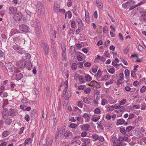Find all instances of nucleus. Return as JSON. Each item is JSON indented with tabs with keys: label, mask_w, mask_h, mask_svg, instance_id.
I'll list each match as a JSON object with an SVG mask.
<instances>
[{
	"label": "nucleus",
	"mask_w": 146,
	"mask_h": 146,
	"mask_svg": "<svg viewBox=\"0 0 146 146\" xmlns=\"http://www.w3.org/2000/svg\"><path fill=\"white\" fill-rule=\"evenodd\" d=\"M36 7V13L38 15L41 16L44 14V8L40 2H38L37 3Z\"/></svg>",
	"instance_id": "nucleus-1"
},
{
	"label": "nucleus",
	"mask_w": 146,
	"mask_h": 146,
	"mask_svg": "<svg viewBox=\"0 0 146 146\" xmlns=\"http://www.w3.org/2000/svg\"><path fill=\"white\" fill-rule=\"evenodd\" d=\"M22 14L20 12H17L13 16V19L16 21H20L23 17Z\"/></svg>",
	"instance_id": "nucleus-2"
},
{
	"label": "nucleus",
	"mask_w": 146,
	"mask_h": 146,
	"mask_svg": "<svg viewBox=\"0 0 146 146\" xmlns=\"http://www.w3.org/2000/svg\"><path fill=\"white\" fill-rule=\"evenodd\" d=\"M88 85L93 87L98 88L100 87V85L98 82L95 80H93L90 82Z\"/></svg>",
	"instance_id": "nucleus-3"
},
{
	"label": "nucleus",
	"mask_w": 146,
	"mask_h": 146,
	"mask_svg": "<svg viewBox=\"0 0 146 146\" xmlns=\"http://www.w3.org/2000/svg\"><path fill=\"white\" fill-rule=\"evenodd\" d=\"M29 27L26 25L22 24L19 26V29L21 31L27 32L29 31Z\"/></svg>",
	"instance_id": "nucleus-4"
},
{
	"label": "nucleus",
	"mask_w": 146,
	"mask_h": 146,
	"mask_svg": "<svg viewBox=\"0 0 146 146\" xmlns=\"http://www.w3.org/2000/svg\"><path fill=\"white\" fill-rule=\"evenodd\" d=\"M17 12V9L16 7H11L9 8L8 13L11 15H14Z\"/></svg>",
	"instance_id": "nucleus-5"
},
{
	"label": "nucleus",
	"mask_w": 146,
	"mask_h": 146,
	"mask_svg": "<svg viewBox=\"0 0 146 146\" xmlns=\"http://www.w3.org/2000/svg\"><path fill=\"white\" fill-rule=\"evenodd\" d=\"M80 138V137L79 136H77L75 137L73 140L72 141V143L74 144H76L80 145L81 144Z\"/></svg>",
	"instance_id": "nucleus-6"
},
{
	"label": "nucleus",
	"mask_w": 146,
	"mask_h": 146,
	"mask_svg": "<svg viewBox=\"0 0 146 146\" xmlns=\"http://www.w3.org/2000/svg\"><path fill=\"white\" fill-rule=\"evenodd\" d=\"M42 46L44 54L46 55L47 54L49 50V46L46 43H43L42 44Z\"/></svg>",
	"instance_id": "nucleus-7"
},
{
	"label": "nucleus",
	"mask_w": 146,
	"mask_h": 146,
	"mask_svg": "<svg viewBox=\"0 0 146 146\" xmlns=\"http://www.w3.org/2000/svg\"><path fill=\"white\" fill-rule=\"evenodd\" d=\"M124 79V74L123 73H120L119 76V79L117 81V84L119 85L121 84Z\"/></svg>",
	"instance_id": "nucleus-8"
},
{
	"label": "nucleus",
	"mask_w": 146,
	"mask_h": 146,
	"mask_svg": "<svg viewBox=\"0 0 146 146\" xmlns=\"http://www.w3.org/2000/svg\"><path fill=\"white\" fill-rule=\"evenodd\" d=\"M33 25L35 29L40 27L39 21L38 19H35L34 21Z\"/></svg>",
	"instance_id": "nucleus-9"
},
{
	"label": "nucleus",
	"mask_w": 146,
	"mask_h": 146,
	"mask_svg": "<svg viewBox=\"0 0 146 146\" xmlns=\"http://www.w3.org/2000/svg\"><path fill=\"white\" fill-rule=\"evenodd\" d=\"M17 114V112L15 110L11 109L9 110V115L11 116H15Z\"/></svg>",
	"instance_id": "nucleus-10"
},
{
	"label": "nucleus",
	"mask_w": 146,
	"mask_h": 146,
	"mask_svg": "<svg viewBox=\"0 0 146 146\" xmlns=\"http://www.w3.org/2000/svg\"><path fill=\"white\" fill-rule=\"evenodd\" d=\"M100 118V115H93L92 117L91 120L94 122H97Z\"/></svg>",
	"instance_id": "nucleus-11"
},
{
	"label": "nucleus",
	"mask_w": 146,
	"mask_h": 146,
	"mask_svg": "<svg viewBox=\"0 0 146 146\" xmlns=\"http://www.w3.org/2000/svg\"><path fill=\"white\" fill-rule=\"evenodd\" d=\"M85 19L86 23L89 24L90 23L89 13L88 11H85Z\"/></svg>",
	"instance_id": "nucleus-12"
},
{
	"label": "nucleus",
	"mask_w": 146,
	"mask_h": 146,
	"mask_svg": "<svg viewBox=\"0 0 146 146\" xmlns=\"http://www.w3.org/2000/svg\"><path fill=\"white\" fill-rule=\"evenodd\" d=\"M90 115L88 113H85L83 115V117L85 119V121L86 122H88L90 120Z\"/></svg>",
	"instance_id": "nucleus-13"
},
{
	"label": "nucleus",
	"mask_w": 146,
	"mask_h": 146,
	"mask_svg": "<svg viewBox=\"0 0 146 146\" xmlns=\"http://www.w3.org/2000/svg\"><path fill=\"white\" fill-rule=\"evenodd\" d=\"M8 113V110L7 109H4L3 112L2 113V117L3 119H5L7 117V114Z\"/></svg>",
	"instance_id": "nucleus-14"
},
{
	"label": "nucleus",
	"mask_w": 146,
	"mask_h": 146,
	"mask_svg": "<svg viewBox=\"0 0 146 146\" xmlns=\"http://www.w3.org/2000/svg\"><path fill=\"white\" fill-rule=\"evenodd\" d=\"M23 77V74L21 73L18 72L15 75V79L17 80H19L22 78Z\"/></svg>",
	"instance_id": "nucleus-15"
},
{
	"label": "nucleus",
	"mask_w": 146,
	"mask_h": 146,
	"mask_svg": "<svg viewBox=\"0 0 146 146\" xmlns=\"http://www.w3.org/2000/svg\"><path fill=\"white\" fill-rule=\"evenodd\" d=\"M111 142L113 143V146H115L117 145V139L115 136H113L111 140Z\"/></svg>",
	"instance_id": "nucleus-16"
},
{
	"label": "nucleus",
	"mask_w": 146,
	"mask_h": 146,
	"mask_svg": "<svg viewBox=\"0 0 146 146\" xmlns=\"http://www.w3.org/2000/svg\"><path fill=\"white\" fill-rule=\"evenodd\" d=\"M76 21L78 24L79 26L80 27L84 26V24L82 22V20L79 17H78L76 19Z\"/></svg>",
	"instance_id": "nucleus-17"
},
{
	"label": "nucleus",
	"mask_w": 146,
	"mask_h": 146,
	"mask_svg": "<svg viewBox=\"0 0 146 146\" xmlns=\"http://www.w3.org/2000/svg\"><path fill=\"white\" fill-rule=\"evenodd\" d=\"M80 127L82 129L84 130H88L90 127L89 125L88 124H84Z\"/></svg>",
	"instance_id": "nucleus-18"
},
{
	"label": "nucleus",
	"mask_w": 146,
	"mask_h": 146,
	"mask_svg": "<svg viewBox=\"0 0 146 146\" xmlns=\"http://www.w3.org/2000/svg\"><path fill=\"white\" fill-rule=\"evenodd\" d=\"M36 35L37 36H39L42 34V31L41 29V27L35 28Z\"/></svg>",
	"instance_id": "nucleus-19"
},
{
	"label": "nucleus",
	"mask_w": 146,
	"mask_h": 146,
	"mask_svg": "<svg viewBox=\"0 0 146 146\" xmlns=\"http://www.w3.org/2000/svg\"><path fill=\"white\" fill-rule=\"evenodd\" d=\"M31 16L29 14H26L23 16V20L24 21H29L30 20Z\"/></svg>",
	"instance_id": "nucleus-20"
},
{
	"label": "nucleus",
	"mask_w": 146,
	"mask_h": 146,
	"mask_svg": "<svg viewBox=\"0 0 146 146\" xmlns=\"http://www.w3.org/2000/svg\"><path fill=\"white\" fill-rule=\"evenodd\" d=\"M72 133L68 130L66 131L64 133V135L65 138H66L70 136H72Z\"/></svg>",
	"instance_id": "nucleus-21"
},
{
	"label": "nucleus",
	"mask_w": 146,
	"mask_h": 146,
	"mask_svg": "<svg viewBox=\"0 0 146 146\" xmlns=\"http://www.w3.org/2000/svg\"><path fill=\"white\" fill-rule=\"evenodd\" d=\"M54 9L55 12L58 13L60 10L59 6L54 3Z\"/></svg>",
	"instance_id": "nucleus-22"
},
{
	"label": "nucleus",
	"mask_w": 146,
	"mask_h": 146,
	"mask_svg": "<svg viewBox=\"0 0 146 146\" xmlns=\"http://www.w3.org/2000/svg\"><path fill=\"white\" fill-rule=\"evenodd\" d=\"M84 78L86 80L87 82L90 81L92 79V77L90 75L88 74H86Z\"/></svg>",
	"instance_id": "nucleus-23"
},
{
	"label": "nucleus",
	"mask_w": 146,
	"mask_h": 146,
	"mask_svg": "<svg viewBox=\"0 0 146 146\" xmlns=\"http://www.w3.org/2000/svg\"><path fill=\"white\" fill-rule=\"evenodd\" d=\"M32 142V140L30 138H27L25 140L24 144L25 146H26L28 144H31Z\"/></svg>",
	"instance_id": "nucleus-24"
},
{
	"label": "nucleus",
	"mask_w": 146,
	"mask_h": 146,
	"mask_svg": "<svg viewBox=\"0 0 146 146\" xmlns=\"http://www.w3.org/2000/svg\"><path fill=\"white\" fill-rule=\"evenodd\" d=\"M104 126L107 129L112 127V124L111 122L106 123L105 124Z\"/></svg>",
	"instance_id": "nucleus-25"
},
{
	"label": "nucleus",
	"mask_w": 146,
	"mask_h": 146,
	"mask_svg": "<svg viewBox=\"0 0 146 146\" xmlns=\"http://www.w3.org/2000/svg\"><path fill=\"white\" fill-rule=\"evenodd\" d=\"M94 113L100 115L102 113L100 109L98 108H96L94 110Z\"/></svg>",
	"instance_id": "nucleus-26"
},
{
	"label": "nucleus",
	"mask_w": 146,
	"mask_h": 146,
	"mask_svg": "<svg viewBox=\"0 0 146 146\" xmlns=\"http://www.w3.org/2000/svg\"><path fill=\"white\" fill-rule=\"evenodd\" d=\"M125 120L123 119H119L117 120V125H121L123 124Z\"/></svg>",
	"instance_id": "nucleus-27"
},
{
	"label": "nucleus",
	"mask_w": 146,
	"mask_h": 146,
	"mask_svg": "<svg viewBox=\"0 0 146 146\" xmlns=\"http://www.w3.org/2000/svg\"><path fill=\"white\" fill-rule=\"evenodd\" d=\"M83 102L86 104H90L91 103L90 100L87 97L84 98L83 99Z\"/></svg>",
	"instance_id": "nucleus-28"
},
{
	"label": "nucleus",
	"mask_w": 146,
	"mask_h": 146,
	"mask_svg": "<svg viewBox=\"0 0 146 146\" xmlns=\"http://www.w3.org/2000/svg\"><path fill=\"white\" fill-rule=\"evenodd\" d=\"M78 80L79 82L81 84L85 83V81L83 76H80Z\"/></svg>",
	"instance_id": "nucleus-29"
},
{
	"label": "nucleus",
	"mask_w": 146,
	"mask_h": 146,
	"mask_svg": "<svg viewBox=\"0 0 146 146\" xmlns=\"http://www.w3.org/2000/svg\"><path fill=\"white\" fill-rule=\"evenodd\" d=\"M7 70L8 71L10 72L13 71V66L10 64L8 65L6 68Z\"/></svg>",
	"instance_id": "nucleus-30"
},
{
	"label": "nucleus",
	"mask_w": 146,
	"mask_h": 146,
	"mask_svg": "<svg viewBox=\"0 0 146 146\" xmlns=\"http://www.w3.org/2000/svg\"><path fill=\"white\" fill-rule=\"evenodd\" d=\"M91 91V90L89 87H88L84 90V92L86 94H89Z\"/></svg>",
	"instance_id": "nucleus-31"
},
{
	"label": "nucleus",
	"mask_w": 146,
	"mask_h": 146,
	"mask_svg": "<svg viewBox=\"0 0 146 146\" xmlns=\"http://www.w3.org/2000/svg\"><path fill=\"white\" fill-rule=\"evenodd\" d=\"M108 104V101L104 98L102 99L101 101V104L102 106H105L106 104Z\"/></svg>",
	"instance_id": "nucleus-32"
},
{
	"label": "nucleus",
	"mask_w": 146,
	"mask_h": 146,
	"mask_svg": "<svg viewBox=\"0 0 146 146\" xmlns=\"http://www.w3.org/2000/svg\"><path fill=\"white\" fill-rule=\"evenodd\" d=\"M0 93L1 95V96L2 97L6 98L7 96V93L6 92L1 91L0 92Z\"/></svg>",
	"instance_id": "nucleus-33"
},
{
	"label": "nucleus",
	"mask_w": 146,
	"mask_h": 146,
	"mask_svg": "<svg viewBox=\"0 0 146 146\" xmlns=\"http://www.w3.org/2000/svg\"><path fill=\"white\" fill-rule=\"evenodd\" d=\"M98 135L97 134H94V135H93L92 136V138H93V139H94V140L93 141H96L98 140Z\"/></svg>",
	"instance_id": "nucleus-34"
},
{
	"label": "nucleus",
	"mask_w": 146,
	"mask_h": 146,
	"mask_svg": "<svg viewBox=\"0 0 146 146\" xmlns=\"http://www.w3.org/2000/svg\"><path fill=\"white\" fill-rule=\"evenodd\" d=\"M96 4L97 6L100 8H101L102 7V4L99 1H96Z\"/></svg>",
	"instance_id": "nucleus-35"
},
{
	"label": "nucleus",
	"mask_w": 146,
	"mask_h": 146,
	"mask_svg": "<svg viewBox=\"0 0 146 146\" xmlns=\"http://www.w3.org/2000/svg\"><path fill=\"white\" fill-rule=\"evenodd\" d=\"M127 3H128L129 4V6H131L134 5L135 3V2L134 1L130 0L127 1Z\"/></svg>",
	"instance_id": "nucleus-36"
},
{
	"label": "nucleus",
	"mask_w": 146,
	"mask_h": 146,
	"mask_svg": "<svg viewBox=\"0 0 146 146\" xmlns=\"http://www.w3.org/2000/svg\"><path fill=\"white\" fill-rule=\"evenodd\" d=\"M13 49L15 50L18 52L20 49V46L17 45H15L13 46Z\"/></svg>",
	"instance_id": "nucleus-37"
},
{
	"label": "nucleus",
	"mask_w": 146,
	"mask_h": 146,
	"mask_svg": "<svg viewBox=\"0 0 146 146\" xmlns=\"http://www.w3.org/2000/svg\"><path fill=\"white\" fill-rule=\"evenodd\" d=\"M114 105H112L111 106H108L107 108V109L109 111H112L114 110Z\"/></svg>",
	"instance_id": "nucleus-38"
},
{
	"label": "nucleus",
	"mask_w": 146,
	"mask_h": 146,
	"mask_svg": "<svg viewBox=\"0 0 146 146\" xmlns=\"http://www.w3.org/2000/svg\"><path fill=\"white\" fill-rule=\"evenodd\" d=\"M133 127L132 126H129L126 128V131L127 132H129L131 130L133 129Z\"/></svg>",
	"instance_id": "nucleus-39"
},
{
	"label": "nucleus",
	"mask_w": 146,
	"mask_h": 146,
	"mask_svg": "<svg viewBox=\"0 0 146 146\" xmlns=\"http://www.w3.org/2000/svg\"><path fill=\"white\" fill-rule=\"evenodd\" d=\"M9 134V132L8 131H4L2 134L3 137H6Z\"/></svg>",
	"instance_id": "nucleus-40"
},
{
	"label": "nucleus",
	"mask_w": 146,
	"mask_h": 146,
	"mask_svg": "<svg viewBox=\"0 0 146 146\" xmlns=\"http://www.w3.org/2000/svg\"><path fill=\"white\" fill-rule=\"evenodd\" d=\"M124 73L126 76H128L129 75L130 72L128 70L126 69L124 71Z\"/></svg>",
	"instance_id": "nucleus-41"
},
{
	"label": "nucleus",
	"mask_w": 146,
	"mask_h": 146,
	"mask_svg": "<svg viewBox=\"0 0 146 146\" xmlns=\"http://www.w3.org/2000/svg\"><path fill=\"white\" fill-rule=\"evenodd\" d=\"M71 26L72 28H74L76 27V23L74 21H71Z\"/></svg>",
	"instance_id": "nucleus-42"
},
{
	"label": "nucleus",
	"mask_w": 146,
	"mask_h": 146,
	"mask_svg": "<svg viewBox=\"0 0 146 146\" xmlns=\"http://www.w3.org/2000/svg\"><path fill=\"white\" fill-rule=\"evenodd\" d=\"M71 67L73 70H76L77 68L76 64L75 63H73L72 64Z\"/></svg>",
	"instance_id": "nucleus-43"
},
{
	"label": "nucleus",
	"mask_w": 146,
	"mask_h": 146,
	"mask_svg": "<svg viewBox=\"0 0 146 146\" xmlns=\"http://www.w3.org/2000/svg\"><path fill=\"white\" fill-rule=\"evenodd\" d=\"M77 126V124L74 123H72L69 125V127L72 128H75Z\"/></svg>",
	"instance_id": "nucleus-44"
},
{
	"label": "nucleus",
	"mask_w": 146,
	"mask_h": 146,
	"mask_svg": "<svg viewBox=\"0 0 146 146\" xmlns=\"http://www.w3.org/2000/svg\"><path fill=\"white\" fill-rule=\"evenodd\" d=\"M108 71L110 73L112 74H114L115 71L114 69L113 68L109 69L108 70Z\"/></svg>",
	"instance_id": "nucleus-45"
},
{
	"label": "nucleus",
	"mask_w": 146,
	"mask_h": 146,
	"mask_svg": "<svg viewBox=\"0 0 146 146\" xmlns=\"http://www.w3.org/2000/svg\"><path fill=\"white\" fill-rule=\"evenodd\" d=\"M66 14L68 15V18H70L72 17V14L70 11H68L66 12Z\"/></svg>",
	"instance_id": "nucleus-46"
},
{
	"label": "nucleus",
	"mask_w": 146,
	"mask_h": 146,
	"mask_svg": "<svg viewBox=\"0 0 146 146\" xmlns=\"http://www.w3.org/2000/svg\"><path fill=\"white\" fill-rule=\"evenodd\" d=\"M60 131V129H57V132L55 134V138L56 139H58V137L59 134V133Z\"/></svg>",
	"instance_id": "nucleus-47"
},
{
	"label": "nucleus",
	"mask_w": 146,
	"mask_h": 146,
	"mask_svg": "<svg viewBox=\"0 0 146 146\" xmlns=\"http://www.w3.org/2000/svg\"><path fill=\"white\" fill-rule=\"evenodd\" d=\"M88 133L87 132L84 131L82 132L81 134V137H85L87 135Z\"/></svg>",
	"instance_id": "nucleus-48"
},
{
	"label": "nucleus",
	"mask_w": 146,
	"mask_h": 146,
	"mask_svg": "<svg viewBox=\"0 0 146 146\" xmlns=\"http://www.w3.org/2000/svg\"><path fill=\"white\" fill-rule=\"evenodd\" d=\"M69 102V98L68 97L67 98H66L65 100L64 103V105L66 106L67 105V104Z\"/></svg>",
	"instance_id": "nucleus-49"
},
{
	"label": "nucleus",
	"mask_w": 146,
	"mask_h": 146,
	"mask_svg": "<svg viewBox=\"0 0 146 146\" xmlns=\"http://www.w3.org/2000/svg\"><path fill=\"white\" fill-rule=\"evenodd\" d=\"M126 101V99H123L119 102V104L121 105H123L125 104Z\"/></svg>",
	"instance_id": "nucleus-50"
},
{
	"label": "nucleus",
	"mask_w": 146,
	"mask_h": 146,
	"mask_svg": "<svg viewBox=\"0 0 146 146\" xmlns=\"http://www.w3.org/2000/svg\"><path fill=\"white\" fill-rule=\"evenodd\" d=\"M113 83V80L112 79H110L109 81L106 83L105 84L106 85H108L110 84H111Z\"/></svg>",
	"instance_id": "nucleus-51"
},
{
	"label": "nucleus",
	"mask_w": 146,
	"mask_h": 146,
	"mask_svg": "<svg viewBox=\"0 0 146 146\" xmlns=\"http://www.w3.org/2000/svg\"><path fill=\"white\" fill-rule=\"evenodd\" d=\"M110 78V76L108 75H105L104 76L103 79L105 80H107Z\"/></svg>",
	"instance_id": "nucleus-52"
},
{
	"label": "nucleus",
	"mask_w": 146,
	"mask_h": 146,
	"mask_svg": "<svg viewBox=\"0 0 146 146\" xmlns=\"http://www.w3.org/2000/svg\"><path fill=\"white\" fill-rule=\"evenodd\" d=\"M72 5V0H68L67 5L68 7H70Z\"/></svg>",
	"instance_id": "nucleus-53"
},
{
	"label": "nucleus",
	"mask_w": 146,
	"mask_h": 146,
	"mask_svg": "<svg viewBox=\"0 0 146 146\" xmlns=\"http://www.w3.org/2000/svg\"><path fill=\"white\" fill-rule=\"evenodd\" d=\"M146 87L145 86H143V87H142L141 88V89L140 92L141 93H143L145 92V91L146 90Z\"/></svg>",
	"instance_id": "nucleus-54"
},
{
	"label": "nucleus",
	"mask_w": 146,
	"mask_h": 146,
	"mask_svg": "<svg viewBox=\"0 0 146 146\" xmlns=\"http://www.w3.org/2000/svg\"><path fill=\"white\" fill-rule=\"evenodd\" d=\"M77 59L78 61H82L83 60V57L82 56L78 55L77 57Z\"/></svg>",
	"instance_id": "nucleus-55"
},
{
	"label": "nucleus",
	"mask_w": 146,
	"mask_h": 146,
	"mask_svg": "<svg viewBox=\"0 0 146 146\" xmlns=\"http://www.w3.org/2000/svg\"><path fill=\"white\" fill-rule=\"evenodd\" d=\"M117 62H115L113 61L112 62V64L115 67H117L118 66H119L121 64H117L116 63Z\"/></svg>",
	"instance_id": "nucleus-56"
},
{
	"label": "nucleus",
	"mask_w": 146,
	"mask_h": 146,
	"mask_svg": "<svg viewBox=\"0 0 146 146\" xmlns=\"http://www.w3.org/2000/svg\"><path fill=\"white\" fill-rule=\"evenodd\" d=\"M18 52L19 53L21 54H25V51L24 50H23V49H21L19 51H18Z\"/></svg>",
	"instance_id": "nucleus-57"
},
{
	"label": "nucleus",
	"mask_w": 146,
	"mask_h": 146,
	"mask_svg": "<svg viewBox=\"0 0 146 146\" xmlns=\"http://www.w3.org/2000/svg\"><path fill=\"white\" fill-rule=\"evenodd\" d=\"M98 140H99L101 142H103L104 140V138L103 136H100L99 137L98 136Z\"/></svg>",
	"instance_id": "nucleus-58"
},
{
	"label": "nucleus",
	"mask_w": 146,
	"mask_h": 146,
	"mask_svg": "<svg viewBox=\"0 0 146 146\" xmlns=\"http://www.w3.org/2000/svg\"><path fill=\"white\" fill-rule=\"evenodd\" d=\"M108 30V28L106 27H104L103 28V31L104 33H107Z\"/></svg>",
	"instance_id": "nucleus-59"
},
{
	"label": "nucleus",
	"mask_w": 146,
	"mask_h": 146,
	"mask_svg": "<svg viewBox=\"0 0 146 146\" xmlns=\"http://www.w3.org/2000/svg\"><path fill=\"white\" fill-rule=\"evenodd\" d=\"M85 85H80L78 87V89L79 90H82L84 88V87L85 86Z\"/></svg>",
	"instance_id": "nucleus-60"
},
{
	"label": "nucleus",
	"mask_w": 146,
	"mask_h": 146,
	"mask_svg": "<svg viewBox=\"0 0 146 146\" xmlns=\"http://www.w3.org/2000/svg\"><path fill=\"white\" fill-rule=\"evenodd\" d=\"M19 67L21 68L24 67L25 66V64H23L22 61L19 62Z\"/></svg>",
	"instance_id": "nucleus-61"
},
{
	"label": "nucleus",
	"mask_w": 146,
	"mask_h": 146,
	"mask_svg": "<svg viewBox=\"0 0 146 146\" xmlns=\"http://www.w3.org/2000/svg\"><path fill=\"white\" fill-rule=\"evenodd\" d=\"M94 104L95 106H97L98 104V101L97 100H93Z\"/></svg>",
	"instance_id": "nucleus-62"
},
{
	"label": "nucleus",
	"mask_w": 146,
	"mask_h": 146,
	"mask_svg": "<svg viewBox=\"0 0 146 146\" xmlns=\"http://www.w3.org/2000/svg\"><path fill=\"white\" fill-rule=\"evenodd\" d=\"M83 105V103L82 102L79 101L78 102V106L81 108H82Z\"/></svg>",
	"instance_id": "nucleus-63"
},
{
	"label": "nucleus",
	"mask_w": 146,
	"mask_h": 146,
	"mask_svg": "<svg viewBox=\"0 0 146 146\" xmlns=\"http://www.w3.org/2000/svg\"><path fill=\"white\" fill-rule=\"evenodd\" d=\"M142 17L144 20H146V11L144 12L143 15H142Z\"/></svg>",
	"instance_id": "nucleus-64"
}]
</instances>
